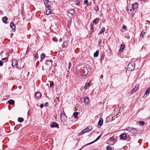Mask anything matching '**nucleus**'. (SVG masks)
Segmentation results:
<instances>
[{
	"mask_svg": "<svg viewBox=\"0 0 150 150\" xmlns=\"http://www.w3.org/2000/svg\"><path fill=\"white\" fill-rule=\"evenodd\" d=\"M138 7V4L136 3L132 5V8H131L130 6H128L127 8V12L129 14H130V12L134 11L135 9H136Z\"/></svg>",
	"mask_w": 150,
	"mask_h": 150,
	"instance_id": "nucleus-1",
	"label": "nucleus"
},
{
	"mask_svg": "<svg viewBox=\"0 0 150 150\" xmlns=\"http://www.w3.org/2000/svg\"><path fill=\"white\" fill-rule=\"evenodd\" d=\"M135 63L133 62H130L128 64L127 67V69L129 71H132L134 69Z\"/></svg>",
	"mask_w": 150,
	"mask_h": 150,
	"instance_id": "nucleus-2",
	"label": "nucleus"
},
{
	"mask_svg": "<svg viewBox=\"0 0 150 150\" xmlns=\"http://www.w3.org/2000/svg\"><path fill=\"white\" fill-rule=\"evenodd\" d=\"M124 130H127L132 134H135L137 132V130L136 129L131 127H128Z\"/></svg>",
	"mask_w": 150,
	"mask_h": 150,
	"instance_id": "nucleus-3",
	"label": "nucleus"
},
{
	"mask_svg": "<svg viewBox=\"0 0 150 150\" xmlns=\"http://www.w3.org/2000/svg\"><path fill=\"white\" fill-rule=\"evenodd\" d=\"M92 129V127L90 126H88L86 127V128L83 129L81 132H80L79 133V135H81L82 134L86 132H89Z\"/></svg>",
	"mask_w": 150,
	"mask_h": 150,
	"instance_id": "nucleus-4",
	"label": "nucleus"
},
{
	"mask_svg": "<svg viewBox=\"0 0 150 150\" xmlns=\"http://www.w3.org/2000/svg\"><path fill=\"white\" fill-rule=\"evenodd\" d=\"M120 138L122 140H125L127 138V134L125 133L121 134L120 136Z\"/></svg>",
	"mask_w": 150,
	"mask_h": 150,
	"instance_id": "nucleus-5",
	"label": "nucleus"
},
{
	"mask_svg": "<svg viewBox=\"0 0 150 150\" xmlns=\"http://www.w3.org/2000/svg\"><path fill=\"white\" fill-rule=\"evenodd\" d=\"M12 64L13 67H17L18 66V62L15 59H13L12 60Z\"/></svg>",
	"mask_w": 150,
	"mask_h": 150,
	"instance_id": "nucleus-6",
	"label": "nucleus"
},
{
	"mask_svg": "<svg viewBox=\"0 0 150 150\" xmlns=\"http://www.w3.org/2000/svg\"><path fill=\"white\" fill-rule=\"evenodd\" d=\"M44 2L45 6L47 7H49L51 4V2L48 0H44Z\"/></svg>",
	"mask_w": 150,
	"mask_h": 150,
	"instance_id": "nucleus-7",
	"label": "nucleus"
},
{
	"mask_svg": "<svg viewBox=\"0 0 150 150\" xmlns=\"http://www.w3.org/2000/svg\"><path fill=\"white\" fill-rule=\"evenodd\" d=\"M101 137V136L100 135H99L98 137L94 140V141H93L92 142H91L90 143H88L86 145H85L84 146H83L81 148H83L85 146H87L88 145H90V144H93V143H94L96 141H97L99 139H100V138Z\"/></svg>",
	"mask_w": 150,
	"mask_h": 150,
	"instance_id": "nucleus-8",
	"label": "nucleus"
},
{
	"mask_svg": "<svg viewBox=\"0 0 150 150\" xmlns=\"http://www.w3.org/2000/svg\"><path fill=\"white\" fill-rule=\"evenodd\" d=\"M103 123V120L102 118H100L98 123V127H100L101 126Z\"/></svg>",
	"mask_w": 150,
	"mask_h": 150,
	"instance_id": "nucleus-9",
	"label": "nucleus"
},
{
	"mask_svg": "<svg viewBox=\"0 0 150 150\" xmlns=\"http://www.w3.org/2000/svg\"><path fill=\"white\" fill-rule=\"evenodd\" d=\"M41 96V94L40 92H37L36 93L35 97H36V99H38V98H40Z\"/></svg>",
	"mask_w": 150,
	"mask_h": 150,
	"instance_id": "nucleus-10",
	"label": "nucleus"
},
{
	"mask_svg": "<svg viewBox=\"0 0 150 150\" xmlns=\"http://www.w3.org/2000/svg\"><path fill=\"white\" fill-rule=\"evenodd\" d=\"M60 117L61 120H65L67 118V116L65 113H62L60 115Z\"/></svg>",
	"mask_w": 150,
	"mask_h": 150,
	"instance_id": "nucleus-11",
	"label": "nucleus"
},
{
	"mask_svg": "<svg viewBox=\"0 0 150 150\" xmlns=\"http://www.w3.org/2000/svg\"><path fill=\"white\" fill-rule=\"evenodd\" d=\"M84 102L86 105H88L89 102V98L88 97H86L84 99Z\"/></svg>",
	"mask_w": 150,
	"mask_h": 150,
	"instance_id": "nucleus-12",
	"label": "nucleus"
},
{
	"mask_svg": "<svg viewBox=\"0 0 150 150\" xmlns=\"http://www.w3.org/2000/svg\"><path fill=\"white\" fill-rule=\"evenodd\" d=\"M58 126V124L56 122H54L51 125L50 127L52 128L56 127Z\"/></svg>",
	"mask_w": 150,
	"mask_h": 150,
	"instance_id": "nucleus-13",
	"label": "nucleus"
},
{
	"mask_svg": "<svg viewBox=\"0 0 150 150\" xmlns=\"http://www.w3.org/2000/svg\"><path fill=\"white\" fill-rule=\"evenodd\" d=\"M138 88V86H135L134 88H133L132 90L130 92V93L131 94H133L137 90Z\"/></svg>",
	"mask_w": 150,
	"mask_h": 150,
	"instance_id": "nucleus-14",
	"label": "nucleus"
},
{
	"mask_svg": "<svg viewBox=\"0 0 150 150\" xmlns=\"http://www.w3.org/2000/svg\"><path fill=\"white\" fill-rule=\"evenodd\" d=\"M68 13L72 15L75 14V11L74 9H71L68 11Z\"/></svg>",
	"mask_w": 150,
	"mask_h": 150,
	"instance_id": "nucleus-15",
	"label": "nucleus"
},
{
	"mask_svg": "<svg viewBox=\"0 0 150 150\" xmlns=\"http://www.w3.org/2000/svg\"><path fill=\"white\" fill-rule=\"evenodd\" d=\"M40 57L41 58L40 61L42 62L45 57V54L44 53H42L40 55Z\"/></svg>",
	"mask_w": 150,
	"mask_h": 150,
	"instance_id": "nucleus-16",
	"label": "nucleus"
},
{
	"mask_svg": "<svg viewBox=\"0 0 150 150\" xmlns=\"http://www.w3.org/2000/svg\"><path fill=\"white\" fill-rule=\"evenodd\" d=\"M8 20V18L6 16L2 18V21L3 22L5 23H7V20Z\"/></svg>",
	"mask_w": 150,
	"mask_h": 150,
	"instance_id": "nucleus-17",
	"label": "nucleus"
},
{
	"mask_svg": "<svg viewBox=\"0 0 150 150\" xmlns=\"http://www.w3.org/2000/svg\"><path fill=\"white\" fill-rule=\"evenodd\" d=\"M68 45L67 41H65L64 42L63 44L62 45V46L63 47H66Z\"/></svg>",
	"mask_w": 150,
	"mask_h": 150,
	"instance_id": "nucleus-18",
	"label": "nucleus"
},
{
	"mask_svg": "<svg viewBox=\"0 0 150 150\" xmlns=\"http://www.w3.org/2000/svg\"><path fill=\"white\" fill-rule=\"evenodd\" d=\"M10 26L12 29L15 30L16 27L13 22H11V23L10 24Z\"/></svg>",
	"mask_w": 150,
	"mask_h": 150,
	"instance_id": "nucleus-19",
	"label": "nucleus"
},
{
	"mask_svg": "<svg viewBox=\"0 0 150 150\" xmlns=\"http://www.w3.org/2000/svg\"><path fill=\"white\" fill-rule=\"evenodd\" d=\"M8 102L10 104L13 105L15 103V101L14 100L12 99L9 100L8 101Z\"/></svg>",
	"mask_w": 150,
	"mask_h": 150,
	"instance_id": "nucleus-20",
	"label": "nucleus"
},
{
	"mask_svg": "<svg viewBox=\"0 0 150 150\" xmlns=\"http://www.w3.org/2000/svg\"><path fill=\"white\" fill-rule=\"evenodd\" d=\"M90 86V83H86L84 89L85 90H86Z\"/></svg>",
	"mask_w": 150,
	"mask_h": 150,
	"instance_id": "nucleus-21",
	"label": "nucleus"
},
{
	"mask_svg": "<svg viewBox=\"0 0 150 150\" xmlns=\"http://www.w3.org/2000/svg\"><path fill=\"white\" fill-rule=\"evenodd\" d=\"M98 21L99 19L98 18H96L93 21V23L95 24H96Z\"/></svg>",
	"mask_w": 150,
	"mask_h": 150,
	"instance_id": "nucleus-22",
	"label": "nucleus"
},
{
	"mask_svg": "<svg viewBox=\"0 0 150 150\" xmlns=\"http://www.w3.org/2000/svg\"><path fill=\"white\" fill-rule=\"evenodd\" d=\"M52 13V12L51 11L50 9H48L46 11V15H48L49 14H50Z\"/></svg>",
	"mask_w": 150,
	"mask_h": 150,
	"instance_id": "nucleus-23",
	"label": "nucleus"
},
{
	"mask_svg": "<svg viewBox=\"0 0 150 150\" xmlns=\"http://www.w3.org/2000/svg\"><path fill=\"white\" fill-rule=\"evenodd\" d=\"M105 30V28L104 27H103L101 29L100 31H99V33L101 34L103 33Z\"/></svg>",
	"mask_w": 150,
	"mask_h": 150,
	"instance_id": "nucleus-24",
	"label": "nucleus"
},
{
	"mask_svg": "<svg viewBox=\"0 0 150 150\" xmlns=\"http://www.w3.org/2000/svg\"><path fill=\"white\" fill-rule=\"evenodd\" d=\"M23 120L24 119L22 117H19L18 118V121L20 122H23Z\"/></svg>",
	"mask_w": 150,
	"mask_h": 150,
	"instance_id": "nucleus-25",
	"label": "nucleus"
},
{
	"mask_svg": "<svg viewBox=\"0 0 150 150\" xmlns=\"http://www.w3.org/2000/svg\"><path fill=\"white\" fill-rule=\"evenodd\" d=\"M106 149L107 150H112V147L110 146H108L106 147Z\"/></svg>",
	"mask_w": 150,
	"mask_h": 150,
	"instance_id": "nucleus-26",
	"label": "nucleus"
},
{
	"mask_svg": "<svg viewBox=\"0 0 150 150\" xmlns=\"http://www.w3.org/2000/svg\"><path fill=\"white\" fill-rule=\"evenodd\" d=\"M125 47V46L124 45L122 44L121 45L120 47V50L121 51H122L124 50Z\"/></svg>",
	"mask_w": 150,
	"mask_h": 150,
	"instance_id": "nucleus-27",
	"label": "nucleus"
},
{
	"mask_svg": "<svg viewBox=\"0 0 150 150\" xmlns=\"http://www.w3.org/2000/svg\"><path fill=\"white\" fill-rule=\"evenodd\" d=\"M150 89L149 88V89H147L146 91H145V94L146 95H149V92H150Z\"/></svg>",
	"mask_w": 150,
	"mask_h": 150,
	"instance_id": "nucleus-28",
	"label": "nucleus"
},
{
	"mask_svg": "<svg viewBox=\"0 0 150 150\" xmlns=\"http://www.w3.org/2000/svg\"><path fill=\"white\" fill-rule=\"evenodd\" d=\"M99 52L98 51H97L94 53V56L95 57H97L98 54Z\"/></svg>",
	"mask_w": 150,
	"mask_h": 150,
	"instance_id": "nucleus-29",
	"label": "nucleus"
},
{
	"mask_svg": "<svg viewBox=\"0 0 150 150\" xmlns=\"http://www.w3.org/2000/svg\"><path fill=\"white\" fill-rule=\"evenodd\" d=\"M94 9L96 11V12H97L99 10L98 7V6H96L94 7Z\"/></svg>",
	"mask_w": 150,
	"mask_h": 150,
	"instance_id": "nucleus-30",
	"label": "nucleus"
},
{
	"mask_svg": "<svg viewBox=\"0 0 150 150\" xmlns=\"http://www.w3.org/2000/svg\"><path fill=\"white\" fill-rule=\"evenodd\" d=\"M83 71H85V73H86V74L85 75V76L86 75L88 72V70L86 68H85L83 69Z\"/></svg>",
	"mask_w": 150,
	"mask_h": 150,
	"instance_id": "nucleus-31",
	"label": "nucleus"
},
{
	"mask_svg": "<svg viewBox=\"0 0 150 150\" xmlns=\"http://www.w3.org/2000/svg\"><path fill=\"white\" fill-rule=\"evenodd\" d=\"M75 5H79L80 4V2L78 0H76V1L75 2Z\"/></svg>",
	"mask_w": 150,
	"mask_h": 150,
	"instance_id": "nucleus-32",
	"label": "nucleus"
},
{
	"mask_svg": "<svg viewBox=\"0 0 150 150\" xmlns=\"http://www.w3.org/2000/svg\"><path fill=\"white\" fill-rule=\"evenodd\" d=\"M139 124L141 125H143L144 124V122L143 121H140L139 122Z\"/></svg>",
	"mask_w": 150,
	"mask_h": 150,
	"instance_id": "nucleus-33",
	"label": "nucleus"
},
{
	"mask_svg": "<svg viewBox=\"0 0 150 150\" xmlns=\"http://www.w3.org/2000/svg\"><path fill=\"white\" fill-rule=\"evenodd\" d=\"M78 115V112H74L73 113V115L74 116H76Z\"/></svg>",
	"mask_w": 150,
	"mask_h": 150,
	"instance_id": "nucleus-34",
	"label": "nucleus"
},
{
	"mask_svg": "<svg viewBox=\"0 0 150 150\" xmlns=\"http://www.w3.org/2000/svg\"><path fill=\"white\" fill-rule=\"evenodd\" d=\"M30 50V48L29 47H27V50L26 51V53H28L29 52Z\"/></svg>",
	"mask_w": 150,
	"mask_h": 150,
	"instance_id": "nucleus-35",
	"label": "nucleus"
},
{
	"mask_svg": "<svg viewBox=\"0 0 150 150\" xmlns=\"http://www.w3.org/2000/svg\"><path fill=\"white\" fill-rule=\"evenodd\" d=\"M52 40L53 41L56 42L57 41V39L56 38L54 37L52 38Z\"/></svg>",
	"mask_w": 150,
	"mask_h": 150,
	"instance_id": "nucleus-36",
	"label": "nucleus"
},
{
	"mask_svg": "<svg viewBox=\"0 0 150 150\" xmlns=\"http://www.w3.org/2000/svg\"><path fill=\"white\" fill-rule=\"evenodd\" d=\"M114 139V137H113L110 138V141H113Z\"/></svg>",
	"mask_w": 150,
	"mask_h": 150,
	"instance_id": "nucleus-37",
	"label": "nucleus"
},
{
	"mask_svg": "<svg viewBox=\"0 0 150 150\" xmlns=\"http://www.w3.org/2000/svg\"><path fill=\"white\" fill-rule=\"evenodd\" d=\"M3 64V62L1 61H0V66H2Z\"/></svg>",
	"mask_w": 150,
	"mask_h": 150,
	"instance_id": "nucleus-38",
	"label": "nucleus"
},
{
	"mask_svg": "<svg viewBox=\"0 0 150 150\" xmlns=\"http://www.w3.org/2000/svg\"><path fill=\"white\" fill-rule=\"evenodd\" d=\"M53 86V82L50 83V87L52 86Z\"/></svg>",
	"mask_w": 150,
	"mask_h": 150,
	"instance_id": "nucleus-39",
	"label": "nucleus"
},
{
	"mask_svg": "<svg viewBox=\"0 0 150 150\" xmlns=\"http://www.w3.org/2000/svg\"><path fill=\"white\" fill-rule=\"evenodd\" d=\"M71 66V64L70 63L69 64L68 69H69Z\"/></svg>",
	"mask_w": 150,
	"mask_h": 150,
	"instance_id": "nucleus-40",
	"label": "nucleus"
},
{
	"mask_svg": "<svg viewBox=\"0 0 150 150\" xmlns=\"http://www.w3.org/2000/svg\"><path fill=\"white\" fill-rule=\"evenodd\" d=\"M88 1L87 0H85L84 1V3L85 4H87L88 3Z\"/></svg>",
	"mask_w": 150,
	"mask_h": 150,
	"instance_id": "nucleus-41",
	"label": "nucleus"
},
{
	"mask_svg": "<svg viewBox=\"0 0 150 150\" xmlns=\"http://www.w3.org/2000/svg\"><path fill=\"white\" fill-rule=\"evenodd\" d=\"M44 107V105L43 104H41L40 105V107L41 108H42Z\"/></svg>",
	"mask_w": 150,
	"mask_h": 150,
	"instance_id": "nucleus-42",
	"label": "nucleus"
},
{
	"mask_svg": "<svg viewBox=\"0 0 150 150\" xmlns=\"http://www.w3.org/2000/svg\"><path fill=\"white\" fill-rule=\"evenodd\" d=\"M122 28L124 29L125 30L127 28V27L126 26H124L122 27Z\"/></svg>",
	"mask_w": 150,
	"mask_h": 150,
	"instance_id": "nucleus-43",
	"label": "nucleus"
},
{
	"mask_svg": "<svg viewBox=\"0 0 150 150\" xmlns=\"http://www.w3.org/2000/svg\"><path fill=\"white\" fill-rule=\"evenodd\" d=\"M140 36L141 37H142V38H144V35L142 33H141L140 35Z\"/></svg>",
	"mask_w": 150,
	"mask_h": 150,
	"instance_id": "nucleus-44",
	"label": "nucleus"
},
{
	"mask_svg": "<svg viewBox=\"0 0 150 150\" xmlns=\"http://www.w3.org/2000/svg\"><path fill=\"white\" fill-rule=\"evenodd\" d=\"M48 103L47 102L45 104V106H48Z\"/></svg>",
	"mask_w": 150,
	"mask_h": 150,
	"instance_id": "nucleus-45",
	"label": "nucleus"
},
{
	"mask_svg": "<svg viewBox=\"0 0 150 150\" xmlns=\"http://www.w3.org/2000/svg\"><path fill=\"white\" fill-rule=\"evenodd\" d=\"M38 55L37 54H35V59H37L38 57H37Z\"/></svg>",
	"mask_w": 150,
	"mask_h": 150,
	"instance_id": "nucleus-46",
	"label": "nucleus"
},
{
	"mask_svg": "<svg viewBox=\"0 0 150 150\" xmlns=\"http://www.w3.org/2000/svg\"><path fill=\"white\" fill-rule=\"evenodd\" d=\"M6 58H3V59H2V61H4V60H6Z\"/></svg>",
	"mask_w": 150,
	"mask_h": 150,
	"instance_id": "nucleus-47",
	"label": "nucleus"
},
{
	"mask_svg": "<svg viewBox=\"0 0 150 150\" xmlns=\"http://www.w3.org/2000/svg\"><path fill=\"white\" fill-rule=\"evenodd\" d=\"M103 77V76L102 75H101L100 76V78H102Z\"/></svg>",
	"mask_w": 150,
	"mask_h": 150,
	"instance_id": "nucleus-48",
	"label": "nucleus"
},
{
	"mask_svg": "<svg viewBox=\"0 0 150 150\" xmlns=\"http://www.w3.org/2000/svg\"><path fill=\"white\" fill-rule=\"evenodd\" d=\"M77 118V117H75V118Z\"/></svg>",
	"mask_w": 150,
	"mask_h": 150,
	"instance_id": "nucleus-49",
	"label": "nucleus"
},
{
	"mask_svg": "<svg viewBox=\"0 0 150 150\" xmlns=\"http://www.w3.org/2000/svg\"><path fill=\"white\" fill-rule=\"evenodd\" d=\"M93 24H92V26H93ZM91 25L92 26V24H91Z\"/></svg>",
	"mask_w": 150,
	"mask_h": 150,
	"instance_id": "nucleus-50",
	"label": "nucleus"
},
{
	"mask_svg": "<svg viewBox=\"0 0 150 150\" xmlns=\"http://www.w3.org/2000/svg\"><path fill=\"white\" fill-rule=\"evenodd\" d=\"M138 142H139V143H140V142H139V141H138Z\"/></svg>",
	"mask_w": 150,
	"mask_h": 150,
	"instance_id": "nucleus-51",
	"label": "nucleus"
},
{
	"mask_svg": "<svg viewBox=\"0 0 150 150\" xmlns=\"http://www.w3.org/2000/svg\"><path fill=\"white\" fill-rule=\"evenodd\" d=\"M138 142H139V143H140V142H139V141H138Z\"/></svg>",
	"mask_w": 150,
	"mask_h": 150,
	"instance_id": "nucleus-52",
	"label": "nucleus"
},
{
	"mask_svg": "<svg viewBox=\"0 0 150 150\" xmlns=\"http://www.w3.org/2000/svg\"><path fill=\"white\" fill-rule=\"evenodd\" d=\"M88 68H89V69H90V68H89V66H88Z\"/></svg>",
	"mask_w": 150,
	"mask_h": 150,
	"instance_id": "nucleus-53",
	"label": "nucleus"
},
{
	"mask_svg": "<svg viewBox=\"0 0 150 150\" xmlns=\"http://www.w3.org/2000/svg\"><path fill=\"white\" fill-rule=\"evenodd\" d=\"M81 150V149H79V150Z\"/></svg>",
	"mask_w": 150,
	"mask_h": 150,
	"instance_id": "nucleus-54",
	"label": "nucleus"
},
{
	"mask_svg": "<svg viewBox=\"0 0 150 150\" xmlns=\"http://www.w3.org/2000/svg\"><path fill=\"white\" fill-rule=\"evenodd\" d=\"M93 1H94V0H93Z\"/></svg>",
	"mask_w": 150,
	"mask_h": 150,
	"instance_id": "nucleus-55",
	"label": "nucleus"
}]
</instances>
